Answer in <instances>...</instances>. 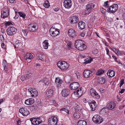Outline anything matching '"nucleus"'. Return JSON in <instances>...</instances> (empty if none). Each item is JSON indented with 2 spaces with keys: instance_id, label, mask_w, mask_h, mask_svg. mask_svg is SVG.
I'll use <instances>...</instances> for the list:
<instances>
[{
  "instance_id": "nucleus-51",
  "label": "nucleus",
  "mask_w": 125,
  "mask_h": 125,
  "mask_svg": "<svg viewBox=\"0 0 125 125\" xmlns=\"http://www.w3.org/2000/svg\"><path fill=\"white\" fill-rule=\"evenodd\" d=\"M92 52L94 54H96L98 53V51L97 49H94V50H93Z\"/></svg>"
},
{
  "instance_id": "nucleus-14",
  "label": "nucleus",
  "mask_w": 125,
  "mask_h": 125,
  "mask_svg": "<svg viewBox=\"0 0 125 125\" xmlns=\"http://www.w3.org/2000/svg\"><path fill=\"white\" fill-rule=\"evenodd\" d=\"M80 86L78 82H73L71 83L69 86L71 90H75L78 89Z\"/></svg>"
},
{
  "instance_id": "nucleus-9",
  "label": "nucleus",
  "mask_w": 125,
  "mask_h": 125,
  "mask_svg": "<svg viewBox=\"0 0 125 125\" xmlns=\"http://www.w3.org/2000/svg\"><path fill=\"white\" fill-rule=\"evenodd\" d=\"M48 122L49 125H56L58 122V119L56 116H52L48 119Z\"/></svg>"
},
{
  "instance_id": "nucleus-63",
  "label": "nucleus",
  "mask_w": 125,
  "mask_h": 125,
  "mask_svg": "<svg viewBox=\"0 0 125 125\" xmlns=\"http://www.w3.org/2000/svg\"><path fill=\"white\" fill-rule=\"evenodd\" d=\"M21 81H24L25 80V79H24L23 76H22L21 77Z\"/></svg>"
},
{
  "instance_id": "nucleus-2",
  "label": "nucleus",
  "mask_w": 125,
  "mask_h": 125,
  "mask_svg": "<svg viewBox=\"0 0 125 125\" xmlns=\"http://www.w3.org/2000/svg\"><path fill=\"white\" fill-rule=\"evenodd\" d=\"M30 120L32 124L38 125L44 121V118L42 117H40L36 118H32L30 119Z\"/></svg>"
},
{
  "instance_id": "nucleus-21",
  "label": "nucleus",
  "mask_w": 125,
  "mask_h": 125,
  "mask_svg": "<svg viewBox=\"0 0 125 125\" xmlns=\"http://www.w3.org/2000/svg\"><path fill=\"white\" fill-rule=\"evenodd\" d=\"M115 104L113 102H109L107 104V108L110 110H112L115 107Z\"/></svg>"
},
{
  "instance_id": "nucleus-34",
  "label": "nucleus",
  "mask_w": 125,
  "mask_h": 125,
  "mask_svg": "<svg viewBox=\"0 0 125 125\" xmlns=\"http://www.w3.org/2000/svg\"><path fill=\"white\" fill-rule=\"evenodd\" d=\"M48 42V40H45L43 42L42 44L43 47L44 49H47L48 46H49Z\"/></svg>"
},
{
  "instance_id": "nucleus-60",
  "label": "nucleus",
  "mask_w": 125,
  "mask_h": 125,
  "mask_svg": "<svg viewBox=\"0 0 125 125\" xmlns=\"http://www.w3.org/2000/svg\"><path fill=\"white\" fill-rule=\"evenodd\" d=\"M85 33L84 32H82L81 34L80 35L82 37H83L85 35Z\"/></svg>"
},
{
  "instance_id": "nucleus-7",
  "label": "nucleus",
  "mask_w": 125,
  "mask_h": 125,
  "mask_svg": "<svg viewBox=\"0 0 125 125\" xmlns=\"http://www.w3.org/2000/svg\"><path fill=\"white\" fill-rule=\"evenodd\" d=\"M29 30L31 32H33L36 31L38 29V26L36 23H31L28 26Z\"/></svg>"
},
{
  "instance_id": "nucleus-23",
  "label": "nucleus",
  "mask_w": 125,
  "mask_h": 125,
  "mask_svg": "<svg viewBox=\"0 0 125 125\" xmlns=\"http://www.w3.org/2000/svg\"><path fill=\"white\" fill-rule=\"evenodd\" d=\"M107 74L109 76V78H111L115 76V73L114 71L109 70L107 73Z\"/></svg>"
},
{
  "instance_id": "nucleus-35",
  "label": "nucleus",
  "mask_w": 125,
  "mask_h": 125,
  "mask_svg": "<svg viewBox=\"0 0 125 125\" xmlns=\"http://www.w3.org/2000/svg\"><path fill=\"white\" fill-rule=\"evenodd\" d=\"M42 82L44 83L46 85H48L49 83L48 79L47 78L42 79L39 81V83Z\"/></svg>"
},
{
  "instance_id": "nucleus-20",
  "label": "nucleus",
  "mask_w": 125,
  "mask_h": 125,
  "mask_svg": "<svg viewBox=\"0 0 125 125\" xmlns=\"http://www.w3.org/2000/svg\"><path fill=\"white\" fill-rule=\"evenodd\" d=\"M61 93L63 96L66 97L69 95L70 93V90L67 89H64L62 90Z\"/></svg>"
},
{
  "instance_id": "nucleus-6",
  "label": "nucleus",
  "mask_w": 125,
  "mask_h": 125,
  "mask_svg": "<svg viewBox=\"0 0 125 125\" xmlns=\"http://www.w3.org/2000/svg\"><path fill=\"white\" fill-rule=\"evenodd\" d=\"M17 29L14 27H10L7 30V34L9 36H12L16 33Z\"/></svg>"
},
{
  "instance_id": "nucleus-15",
  "label": "nucleus",
  "mask_w": 125,
  "mask_h": 125,
  "mask_svg": "<svg viewBox=\"0 0 125 125\" xmlns=\"http://www.w3.org/2000/svg\"><path fill=\"white\" fill-rule=\"evenodd\" d=\"M90 93L91 95L93 97L97 99L100 98V96L96 92L95 90L92 88L90 89Z\"/></svg>"
},
{
  "instance_id": "nucleus-56",
  "label": "nucleus",
  "mask_w": 125,
  "mask_h": 125,
  "mask_svg": "<svg viewBox=\"0 0 125 125\" xmlns=\"http://www.w3.org/2000/svg\"><path fill=\"white\" fill-rule=\"evenodd\" d=\"M0 39L2 42L4 41V37L2 35H0Z\"/></svg>"
},
{
  "instance_id": "nucleus-8",
  "label": "nucleus",
  "mask_w": 125,
  "mask_h": 125,
  "mask_svg": "<svg viewBox=\"0 0 125 125\" xmlns=\"http://www.w3.org/2000/svg\"><path fill=\"white\" fill-rule=\"evenodd\" d=\"M118 9V6L117 4H114L110 6L107 9V11L110 13H114Z\"/></svg>"
},
{
  "instance_id": "nucleus-13",
  "label": "nucleus",
  "mask_w": 125,
  "mask_h": 125,
  "mask_svg": "<svg viewBox=\"0 0 125 125\" xmlns=\"http://www.w3.org/2000/svg\"><path fill=\"white\" fill-rule=\"evenodd\" d=\"M19 112L23 116L28 115L30 114L29 111L25 107L21 108L19 110Z\"/></svg>"
},
{
  "instance_id": "nucleus-36",
  "label": "nucleus",
  "mask_w": 125,
  "mask_h": 125,
  "mask_svg": "<svg viewBox=\"0 0 125 125\" xmlns=\"http://www.w3.org/2000/svg\"><path fill=\"white\" fill-rule=\"evenodd\" d=\"M84 60L85 61V63L87 64L91 62L93 60V59L90 57H88L87 58L84 59Z\"/></svg>"
},
{
  "instance_id": "nucleus-30",
  "label": "nucleus",
  "mask_w": 125,
  "mask_h": 125,
  "mask_svg": "<svg viewBox=\"0 0 125 125\" xmlns=\"http://www.w3.org/2000/svg\"><path fill=\"white\" fill-rule=\"evenodd\" d=\"M34 102V99L32 98L28 99L25 100V103L27 105L33 104Z\"/></svg>"
},
{
  "instance_id": "nucleus-48",
  "label": "nucleus",
  "mask_w": 125,
  "mask_h": 125,
  "mask_svg": "<svg viewBox=\"0 0 125 125\" xmlns=\"http://www.w3.org/2000/svg\"><path fill=\"white\" fill-rule=\"evenodd\" d=\"M51 102L52 103V104H51L52 105H54L56 106H58V104L56 103V101H55L53 100L51 101Z\"/></svg>"
},
{
  "instance_id": "nucleus-17",
  "label": "nucleus",
  "mask_w": 125,
  "mask_h": 125,
  "mask_svg": "<svg viewBox=\"0 0 125 125\" xmlns=\"http://www.w3.org/2000/svg\"><path fill=\"white\" fill-rule=\"evenodd\" d=\"M68 32L69 36L72 38L75 37L77 35L76 32L72 29H70L68 30Z\"/></svg>"
},
{
  "instance_id": "nucleus-42",
  "label": "nucleus",
  "mask_w": 125,
  "mask_h": 125,
  "mask_svg": "<svg viewBox=\"0 0 125 125\" xmlns=\"http://www.w3.org/2000/svg\"><path fill=\"white\" fill-rule=\"evenodd\" d=\"M43 5L45 8H48L50 6V4L49 1H46L43 3Z\"/></svg>"
},
{
  "instance_id": "nucleus-26",
  "label": "nucleus",
  "mask_w": 125,
  "mask_h": 125,
  "mask_svg": "<svg viewBox=\"0 0 125 125\" xmlns=\"http://www.w3.org/2000/svg\"><path fill=\"white\" fill-rule=\"evenodd\" d=\"M85 26V23L83 21H81L78 23V27L79 29L82 30L84 29Z\"/></svg>"
},
{
  "instance_id": "nucleus-39",
  "label": "nucleus",
  "mask_w": 125,
  "mask_h": 125,
  "mask_svg": "<svg viewBox=\"0 0 125 125\" xmlns=\"http://www.w3.org/2000/svg\"><path fill=\"white\" fill-rule=\"evenodd\" d=\"M80 47L81 48H80V47H78L77 49L80 51H83L86 48L87 46L84 43H83V45H81Z\"/></svg>"
},
{
  "instance_id": "nucleus-49",
  "label": "nucleus",
  "mask_w": 125,
  "mask_h": 125,
  "mask_svg": "<svg viewBox=\"0 0 125 125\" xmlns=\"http://www.w3.org/2000/svg\"><path fill=\"white\" fill-rule=\"evenodd\" d=\"M100 10L102 13L104 14H105L106 13V10L103 8H102L100 9Z\"/></svg>"
},
{
  "instance_id": "nucleus-5",
  "label": "nucleus",
  "mask_w": 125,
  "mask_h": 125,
  "mask_svg": "<svg viewBox=\"0 0 125 125\" xmlns=\"http://www.w3.org/2000/svg\"><path fill=\"white\" fill-rule=\"evenodd\" d=\"M92 120L95 123L97 124H100L103 121V118L98 115H94L92 118Z\"/></svg>"
},
{
  "instance_id": "nucleus-31",
  "label": "nucleus",
  "mask_w": 125,
  "mask_h": 125,
  "mask_svg": "<svg viewBox=\"0 0 125 125\" xmlns=\"http://www.w3.org/2000/svg\"><path fill=\"white\" fill-rule=\"evenodd\" d=\"M94 3H90L88 4L86 6V9L90 11L93 9L94 6Z\"/></svg>"
},
{
  "instance_id": "nucleus-62",
  "label": "nucleus",
  "mask_w": 125,
  "mask_h": 125,
  "mask_svg": "<svg viewBox=\"0 0 125 125\" xmlns=\"http://www.w3.org/2000/svg\"><path fill=\"white\" fill-rule=\"evenodd\" d=\"M111 49L113 51L115 52V50H116V48H111Z\"/></svg>"
},
{
  "instance_id": "nucleus-24",
  "label": "nucleus",
  "mask_w": 125,
  "mask_h": 125,
  "mask_svg": "<svg viewBox=\"0 0 125 125\" xmlns=\"http://www.w3.org/2000/svg\"><path fill=\"white\" fill-rule=\"evenodd\" d=\"M55 82L57 85V87L59 88L61 86V84L62 82V81L59 77H58L56 78L55 80Z\"/></svg>"
},
{
  "instance_id": "nucleus-25",
  "label": "nucleus",
  "mask_w": 125,
  "mask_h": 125,
  "mask_svg": "<svg viewBox=\"0 0 125 125\" xmlns=\"http://www.w3.org/2000/svg\"><path fill=\"white\" fill-rule=\"evenodd\" d=\"M36 57L37 59L42 61L44 60V55L43 53H38L37 54Z\"/></svg>"
},
{
  "instance_id": "nucleus-28",
  "label": "nucleus",
  "mask_w": 125,
  "mask_h": 125,
  "mask_svg": "<svg viewBox=\"0 0 125 125\" xmlns=\"http://www.w3.org/2000/svg\"><path fill=\"white\" fill-rule=\"evenodd\" d=\"M74 106L75 109H76L78 111L81 110L82 106L79 102H76L75 103Z\"/></svg>"
},
{
  "instance_id": "nucleus-54",
  "label": "nucleus",
  "mask_w": 125,
  "mask_h": 125,
  "mask_svg": "<svg viewBox=\"0 0 125 125\" xmlns=\"http://www.w3.org/2000/svg\"><path fill=\"white\" fill-rule=\"evenodd\" d=\"M105 50L106 52V54L108 55L109 56H110V55L109 54V50L108 48L106 47L105 48Z\"/></svg>"
},
{
  "instance_id": "nucleus-43",
  "label": "nucleus",
  "mask_w": 125,
  "mask_h": 125,
  "mask_svg": "<svg viewBox=\"0 0 125 125\" xmlns=\"http://www.w3.org/2000/svg\"><path fill=\"white\" fill-rule=\"evenodd\" d=\"M18 14L22 18L24 19L26 16V14L22 12H19Z\"/></svg>"
},
{
  "instance_id": "nucleus-44",
  "label": "nucleus",
  "mask_w": 125,
  "mask_h": 125,
  "mask_svg": "<svg viewBox=\"0 0 125 125\" xmlns=\"http://www.w3.org/2000/svg\"><path fill=\"white\" fill-rule=\"evenodd\" d=\"M73 116L75 118H79L80 117V114L79 113H75L73 115Z\"/></svg>"
},
{
  "instance_id": "nucleus-52",
  "label": "nucleus",
  "mask_w": 125,
  "mask_h": 125,
  "mask_svg": "<svg viewBox=\"0 0 125 125\" xmlns=\"http://www.w3.org/2000/svg\"><path fill=\"white\" fill-rule=\"evenodd\" d=\"M1 46L2 48L3 49L6 50V45L3 43H2L1 44Z\"/></svg>"
},
{
  "instance_id": "nucleus-41",
  "label": "nucleus",
  "mask_w": 125,
  "mask_h": 125,
  "mask_svg": "<svg viewBox=\"0 0 125 125\" xmlns=\"http://www.w3.org/2000/svg\"><path fill=\"white\" fill-rule=\"evenodd\" d=\"M105 82V78L103 77L99 78V82L101 84L104 83Z\"/></svg>"
},
{
  "instance_id": "nucleus-58",
  "label": "nucleus",
  "mask_w": 125,
  "mask_h": 125,
  "mask_svg": "<svg viewBox=\"0 0 125 125\" xmlns=\"http://www.w3.org/2000/svg\"><path fill=\"white\" fill-rule=\"evenodd\" d=\"M124 80L123 79H122L120 81V84H121L122 85H123L124 83Z\"/></svg>"
},
{
  "instance_id": "nucleus-40",
  "label": "nucleus",
  "mask_w": 125,
  "mask_h": 125,
  "mask_svg": "<svg viewBox=\"0 0 125 125\" xmlns=\"http://www.w3.org/2000/svg\"><path fill=\"white\" fill-rule=\"evenodd\" d=\"M104 71L102 69H100L96 72V75H100L104 73Z\"/></svg>"
},
{
  "instance_id": "nucleus-57",
  "label": "nucleus",
  "mask_w": 125,
  "mask_h": 125,
  "mask_svg": "<svg viewBox=\"0 0 125 125\" xmlns=\"http://www.w3.org/2000/svg\"><path fill=\"white\" fill-rule=\"evenodd\" d=\"M125 91V89H121V90L120 92V93L121 94H122Z\"/></svg>"
},
{
  "instance_id": "nucleus-37",
  "label": "nucleus",
  "mask_w": 125,
  "mask_h": 125,
  "mask_svg": "<svg viewBox=\"0 0 125 125\" xmlns=\"http://www.w3.org/2000/svg\"><path fill=\"white\" fill-rule=\"evenodd\" d=\"M78 125H87V123L84 120H80L78 121L77 122Z\"/></svg>"
},
{
  "instance_id": "nucleus-29",
  "label": "nucleus",
  "mask_w": 125,
  "mask_h": 125,
  "mask_svg": "<svg viewBox=\"0 0 125 125\" xmlns=\"http://www.w3.org/2000/svg\"><path fill=\"white\" fill-rule=\"evenodd\" d=\"M33 57L32 54L30 53H27L24 56V59L26 60L28 59L31 60Z\"/></svg>"
},
{
  "instance_id": "nucleus-4",
  "label": "nucleus",
  "mask_w": 125,
  "mask_h": 125,
  "mask_svg": "<svg viewBox=\"0 0 125 125\" xmlns=\"http://www.w3.org/2000/svg\"><path fill=\"white\" fill-rule=\"evenodd\" d=\"M60 30L55 28L54 26H53L50 29L49 32L51 35L52 37H55L58 35L60 33Z\"/></svg>"
},
{
  "instance_id": "nucleus-61",
  "label": "nucleus",
  "mask_w": 125,
  "mask_h": 125,
  "mask_svg": "<svg viewBox=\"0 0 125 125\" xmlns=\"http://www.w3.org/2000/svg\"><path fill=\"white\" fill-rule=\"evenodd\" d=\"M83 101L84 103H86L88 102L86 98H84L83 99Z\"/></svg>"
},
{
  "instance_id": "nucleus-46",
  "label": "nucleus",
  "mask_w": 125,
  "mask_h": 125,
  "mask_svg": "<svg viewBox=\"0 0 125 125\" xmlns=\"http://www.w3.org/2000/svg\"><path fill=\"white\" fill-rule=\"evenodd\" d=\"M68 48L70 49L73 47L72 43L71 42H69L67 44Z\"/></svg>"
},
{
  "instance_id": "nucleus-3",
  "label": "nucleus",
  "mask_w": 125,
  "mask_h": 125,
  "mask_svg": "<svg viewBox=\"0 0 125 125\" xmlns=\"http://www.w3.org/2000/svg\"><path fill=\"white\" fill-rule=\"evenodd\" d=\"M9 10L10 9L8 7H4L1 11V18L5 19L8 17L9 15Z\"/></svg>"
},
{
  "instance_id": "nucleus-11",
  "label": "nucleus",
  "mask_w": 125,
  "mask_h": 125,
  "mask_svg": "<svg viewBox=\"0 0 125 125\" xmlns=\"http://www.w3.org/2000/svg\"><path fill=\"white\" fill-rule=\"evenodd\" d=\"M88 102L90 105V107L91 108V110L92 111H94L97 106L96 102L94 100H89L88 101Z\"/></svg>"
},
{
  "instance_id": "nucleus-16",
  "label": "nucleus",
  "mask_w": 125,
  "mask_h": 125,
  "mask_svg": "<svg viewBox=\"0 0 125 125\" xmlns=\"http://www.w3.org/2000/svg\"><path fill=\"white\" fill-rule=\"evenodd\" d=\"M92 71L90 70H86L83 73V75L84 77L86 78H88L92 76Z\"/></svg>"
},
{
  "instance_id": "nucleus-55",
  "label": "nucleus",
  "mask_w": 125,
  "mask_h": 125,
  "mask_svg": "<svg viewBox=\"0 0 125 125\" xmlns=\"http://www.w3.org/2000/svg\"><path fill=\"white\" fill-rule=\"evenodd\" d=\"M108 1L105 2L104 3V6H106V7H109V5L108 4Z\"/></svg>"
},
{
  "instance_id": "nucleus-59",
  "label": "nucleus",
  "mask_w": 125,
  "mask_h": 125,
  "mask_svg": "<svg viewBox=\"0 0 125 125\" xmlns=\"http://www.w3.org/2000/svg\"><path fill=\"white\" fill-rule=\"evenodd\" d=\"M9 1L10 3H12L14 2L15 0H9Z\"/></svg>"
},
{
  "instance_id": "nucleus-1",
  "label": "nucleus",
  "mask_w": 125,
  "mask_h": 125,
  "mask_svg": "<svg viewBox=\"0 0 125 125\" xmlns=\"http://www.w3.org/2000/svg\"><path fill=\"white\" fill-rule=\"evenodd\" d=\"M57 65L58 67L62 70H66L69 66V64L64 61H59L57 63Z\"/></svg>"
},
{
  "instance_id": "nucleus-19",
  "label": "nucleus",
  "mask_w": 125,
  "mask_h": 125,
  "mask_svg": "<svg viewBox=\"0 0 125 125\" xmlns=\"http://www.w3.org/2000/svg\"><path fill=\"white\" fill-rule=\"evenodd\" d=\"M83 41L81 40H76L74 43L75 47L77 49L78 47L80 48L81 45H83Z\"/></svg>"
},
{
  "instance_id": "nucleus-33",
  "label": "nucleus",
  "mask_w": 125,
  "mask_h": 125,
  "mask_svg": "<svg viewBox=\"0 0 125 125\" xmlns=\"http://www.w3.org/2000/svg\"><path fill=\"white\" fill-rule=\"evenodd\" d=\"M83 91H82L81 88L78 89L76 91H75L73 93L74 94H77L79 96H81L83 94Z\"/></svg>"
},
{
  "instance_id": "nucleus-64",
  "label": "nucleus",
  "mask_w": 125,
  "mask_h": 125,
  "mask_svg": "<svg viewBox=\"0 0 125 125\" xmlns=\"http://www.w3.org/2000/svg\"><path fill=\"white\" fill-rule=\"evenodd\" d=\"M17 124L18 125H20L21 124V122L19 120L17 121Z\"/></svg>"
},
{
  "instance_id": "nucleus-10",
  "label": "nucleus",
  "mask_w": 125,
  "mask_h": 125,
  "mask_svg": "<svg viewBox=\"0 0 125 125\" xmlns=\"http://www.w3.org/2000/svg\"><path fill=\"white\" fill-rule=\"evenodd\" d=\"M28 91L31 93V96L32 97H35L37 96L38 95V92L36 89L30 88Z\"/></svg>"
},
{
  "instance_id": "nucleus-53",
  "label": "nucleus",
  "mask_w": 125,
  "mask_h": 125,
  "mask_svg": "<svg viewBox=\"0 0 125 125\" xmlns=\"http://www.w3.org/2000/svg\"><path fill=\"white\" fill-rule=\"evenodd\" d=\"M23 77L24 79H28L30 78V76L28 74H26L23 76Z\"/></svg>"
},
{
  "instance_id": "nucleus-32",
  "label": "nucleus",
  "mask_w": 125,
  "mask_h": 125,
  "mask_svg": "<svg viewBox=\"0 0 125 125\" xmlns=\"http://www.w3.org/2000/svg\"><path fill=\"white\" fill-rule=\"evenodd\" d=\"M53 92V90L52 89L48 90L46 93V96L49 97H51L52 95Z\"/></svg>"
},
{
  "instance_id": "nucleus-27",
  "label": "nucleus",
  "mask_w": 125,
  "mask_h": 125,
  "mask_svg": "<svg viewBox=\"0 0 125 125\" xmlns=\"http://www.w3.org/2000/svg\"><path fill=\"white\" fill-rule=\"evenodd\" d=\"M3 65L4 67L3 71L4 72H5L6 73L7 72L8 70V65L6 61L5 60H4L3 61Z\"/></svg>"
},
{
  "instance_id": "nucleus-12",
  "label": "nucleus",
  "mask_w": 125,
  "mask_h": 125,
  "mask_svg": "<svg viewBox=\"0 0 125 125\" xmlns=\"http://www.w3.org/2000/svg\"><path fill=\"white\" fill-rule=\"evenodd\" d=\"M72 3L71 0H64L63 6L66 8L69 9L72 5Z\"/></svg>"
},
{
  "instance_id": "nucleus-22",
  "label": "nucleus",
  "mask_w": 125,
  "mask_h": 125,
  "mask_svg": "<svg viewBox=\"0 0 125 125\" xmlns=\"http://www.w3.org/2000/svg\"><path fill=\"white\" fill-rule=\"evenodd\" d=\"M62 114L65 115H67L69 114V107L63 108L61 110Z\"/></svg>"
},
{
  "instance_id": "nucleus-45",
  "label": "nucleus",
  "mask_w": 125,
  "mask_h": 125,
  "mask_svg": "<svg viewBox=\"0 0 125 125\" xmlns=\"http://www.w3.org/2000/svg\"><path fill=\"white\" fill-rule=\"evenodd\" d=\"M115 53L118 56L122 55V54L121 52L118 49H116L115 50Z\"/></svg>"
},
{
  "instance_id": "nucleus-18",
  "label": "nucleus",
  "mask_w": 125,
  "mask_h": 125,
  "mask_svg": "<svg viewBox=\"0 0 125 125\" xmlns=\"http://www.w3.org/2000/svg\"><path fill=\"white\" fill-rule=\"evenodd\" d=\"M69 20L72 24L76 23L78 21L79 18L76 16H72L70 17Z\"/></svg>"
},
{
  "instance_id": "nucleus-47",
  "label": "nucleus",
  "mask_w": 125,
  "mask_h": 125,
  "mask_svg": "<svg viewBox=\"0 0 125 125\" xmlns=\"http://www.w3.org/2000/svg\"><path fill=\"white\" fill-rule=\"evenodd\" d=\"M5 25L6 26H9L12 25L13 24L10 22L8 21L7 22L5 23Z\"/></svg>"
},
{
  "instance_id": "nucleus-50",
  "label": "nucleus",
  "mask_w": 125,
  "mask_h": 125,
  "mask_svg": "<svg viewBox=\"0 0 125 125\" xmlns=\"http://www.w3.org/2000/svg\"><path fill=\"white\" fill-rule=\"evenodd\" d=\"M22 31L25 36H27L28 33L27 31L26 30H22Z\"/></svg>"
},
{
  "instance_id": "nucleus-38",
  "label": "nucleus",
  "mask_w": 125,
  "mask_h": 125,
  "mask_svg": "<svg viewBox=\"0 0 125 125\" xmlns=\"http://www.w3.org/2000/svg\"><path fill=\"white\" fill-rule=\"evenodd\" d=\"M15 48H20L21 47V43L19 42L16 43L14 44Z\"/></svg>"
}]
</instances>
